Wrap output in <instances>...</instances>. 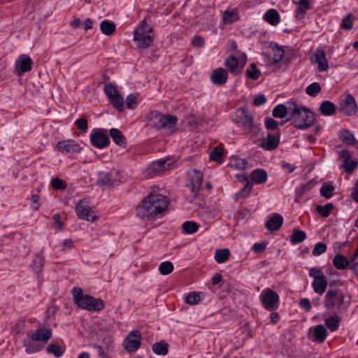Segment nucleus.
Segmentation results:
<instances>
[{
	"label": "nucleus",
	"mask_w": 358,
	"mask_h": 358,
	"mask_svg": "<svg viewBox=\"0 0 358 358\" xmlns=\"http://www.w3.org/2000/svg\"><path fill=\"white\" fill-rule=\"evenodd\" d=\"M73 299L76 305L89 311H100L104 308V302L101 299H96L89 294H84L80 287H74L72 290Z\"/></svg>",
	"instance_id": "obj_3"
},
{
	"label": "nucleus",
	"mask_w": 358,
	"mask_h": 358,
	"mask_svg": "<svg viewBox=\"0 0 358 358\" xmlns=\"http://www.w3.org/2000/svg\"><path fill=\"white\" fill-rule=\"evenodd\" d=\"M46 350L48 353L53 354L57 357H61L64 353V350L57 344H50L48 345Z\"/></svg>",
	"instance_id": "obj_55"
},
{
	"label": "nucleus",
	"mask_w": 358,
	"mask_h": 358,
	"mask_svg": "<svg viewBox=\"0 0 358 358\" xmlns=\"http://www.w3.org/2000/svg\"><path fill=\"white\" fill-rule=\"evenodd\" d=\"M327 336V331L322 324L316 325L314 328L310 329L308 337L313 341L322 343L325 341Z\"/></svg>",
	"instance_id": "obj_17"
},
{
	"label": "nucleus",
	"mask_w": 358,
	"mask_h": 358,
	"mask_svg": "<svg viewBox=\"0 0 358 358\" xmlns=\"http://www.w3.org/2000/svg\"><path fill=\"white\" fill-rule=\"evenodd\" d=\"M250 180L255 184H264L268 178L267 172L262 169H257L252 171L250 176Z\"/></svg>",
	"instance_id": "obj_24"
},
{
	"label": "nucleus",
	"mask_w": 358,
	"mask_h": 358,
	"mask_svg": "<svg viewBox=\"0 0 358 358\" xmlns=\"http://www.w3.org/2000/svg\"><path fill=\"white\" fill-rule=\"evenodd\" d=\"M239 16L236 11L226 10L223 14V22L225 24H231L238 21Z\"/></svg>",
	"instance_id": "obj_46"
},
{
	"label": "nucleus",
	"mask_w": 358,
	"mask_h": 358,
	"mask_svg": "<svg viewBox=\"0 0 358 358\" xmlns=\"http://www.w3.org/2000/svg\"><path fill=\"white\" fill-rule=\"evenodd\" d=\"M309 275L310 276L313 277V278H321L325 276L324 273L320 268H311L309 270Z\"/></svg>",
	"instance_id": "obj_64"
},
{
	"label": "nucleus",
	"mask_w": 358,
	"mask_h": 358,
	"mask_svg": "<svg viewBox=\"0 0 358 358\" xmlns=\"http://www.w3.org/2000/svg\"><path fill=\"white\" fill-rule=\"evenodd\" d=\"M134 41L138 48L141 49H146L153 43V29L147 24V18L142 20L140 25L136 29L134 33Z\"/></svg>",
	"instance_id": "obj_5"
},
{
	"label": "nucleus",
	"mask_w": 358,
	"mask_h": 358,
	"mask_svg": "<svg viewBox=\"0 0 358 358\" xmlns=\"http://www.w3.org/2000/svg\"><path fill=\"white\" fill-rule=\"evenodd\" d=\"M311 61L318 64V70L321 72L325 71L329 68L325 52L320 48L315 50L311 56Z\"/></svg>",
	"instance_id": "obj_16"
},
{
	"label": "nucleus",
	"mask_w": 358,
	"mask_h": 358,
	"mask_svg": "<svg viewBox=\"0 0 358 358\" xmlns=\"http://www.w3.org/2000/svg\"><path fill=\"white\" fill-rule=\"evenodd\" d=\"M36 341L33 339L24 340L23 343L25 347V352L28 354H33L42 350L44 348L43 344L37 343Z\"/></svg>",
	"instance_id": "obj_29"
},
{
	"label": "nucleus",
	"mask_w": 358,
	"mask_h": 358,
	"mask_svg": "<svg viewBox=\"0 0 358 358\" xmlns=\"http://www.w3.org/2000/svg\"><path fill=\"white\" fill-rule=\"evenodd\" d=\"M306 238V234L305 231L295 228L292 231V234L290 238V241L292 244H299L303 242Z\"/></svg>",
	"instance_id": "obj_36"
},
{
	"label": "nucleus",
	"mask_w": 358,
	"mask_h": 358,
	"mask_svg": "<svg viewBox=\"0 0 358 358\" xmlns=\"http://www.w3.org/2000/svg\"><path fill=\"white\" fill-rule=\"evenodd\" d=\"M340 138L343 143L348 145H352L356 143L358 148V142H356L354 135L349 130H343L340 134Z\"/></svg>",
	"instance_id": "obj_41"
},
{
	"label": "nucleus",
	"mask_w": 358,
	"mask_h": 358,
	"mask_svg": "<svg viewBox=\"0 0 358 358\" xmlns=\"http://www.w3.org/2000/svg\"><path fill=\"white\" fill-rule=\"evenodd\" d=\"M57 148L59 152L71 155L79 153L82 150L80 145L71 139L59 141Z\"/></svg>",
	"instance_id": "obj_11"
},
{
	"label": "nucleus",
	"mask_w": 358,
	"mask_h": 358,
	"mask_svg": "<svg viewBox=\"0 0 358 358\" xmlns=\"http://www.w3.org/2000/svg\"><path fill=\"white\" fill-rule=\"evenodd\" d=\"M316 184L313 180H310L308 182L303 184H300L295 189L296 201H298L299 198H301L305 192L310 191Z\"/></svg>",
	"instance_id": "obj_32"
},
{
	"label": "nucleus",
	"mask_w": 358,
	"mask_h": 358,
	"mask_svg": "<svg viewBox=\"0 0 358 358\" xmlns=\"http://www.w3.org/2000/svg\"><path fill=\"white\" fill-rule=\"evenodd\" d=\"M188 178V182L186 184V187L190 189L192 193V199H195L201 189V185L203 183V175L202 172L197 169L189 170L187 173Z\"/></svg>",
	"instance_id": "obj_8"
},
{
	"label": "nucleus",
	"mask_w": 358,
	"mask_h": 358,
	"mask_svg": "<svg viewBox=\"0 0 358 358\" xmlns=\"http://www.w3.org/2000/svg\"><path fill=\"white\" fill-rule=\"evenodd\" d=\"M250 68L245 71L246 76L253 80L259 79L261 76V71L257 68L256 64L254 63L251 64Z\"/></svg>",
	"instance_id": "obj_44"
},
{
	"label": "nucleus",
	"mask_w": 358,
	"mask_h": 358,
	"mask_svg": "<svg viewBox=\"0 0 358 358\" xmlns=\"http://www.w3.org/2000/svg\"><path fill=\"white\" fill-rule=\"evenodd\" d=\"M230 255L229 250L227 248L217 249L215 252V259L219 264L226 262Z\"/></svg>",
	"instance_id": "obj_39"
},
{
	"label": "nucleus",
	"mask_w": 358,
	"mask_h": 358,
	"mask_svg": "<svg viewBox=\"0 0 358 358\" xmlns=\"http://www.w3.org/2000/svg\"><path fill=\"white\" fill-rule=\"evenodd\" d=\"M328 285V282L326 276L313 278L312 287L314 292L320 295L323 294Z\"/></svg>",
	"instance_id": "obj_23"
},
{
	"label": "nucleus",
	"mask_w": 358,
	"mask_h": 358,
	"mask_svg": "<svg viewBox=\"0 0 358 358\" xmlns=\"http://www.w3.org/2000/svg\"><path fill=\"white\" fill-rule=\"evenodd\" d=\"M51 185L55 189H63L66 186L65 181L58 178L52 180Z\"/></svg>",
	"instance_id": "obj_61"
},
{
	"label": "nucleus",
	"mask_w": 358,
	"mask_h": 358,
	"mask_svg": "<svg viewBox=\"0 0 358 358\" xmlns=\"http://www.w3.org/2000/svg\"><path fill=\"white\" fill-rule=\"evenodd\" d=\"M287 104H292L293 108L290 110V117L287 121L292 120V124L294 127L306 129L314 123L315 115L310 109L296 105L294 101H289Z\"/></svg>",
	"instance_id": "obj_2"
},
{
	"label": "nucleus",
	"mask_w": 358,
	"mask_h": 358,
	"mask_svg": "<svg viewBox=\"0 0 358 358\" xmlns=\"http://www.w3.org/2000/svg\"><path fill=\"white\" fill-rule=\"evenodd\" d=\"M283 224V217L280 215L275 214L266 223L265 227L270 231L278 230Z\"/></svg>",
	"instance_id": "obj_26"
},
{
	"label": "nucleus",
	"mask_w": 358,
	"mask_h": 358,
	"mask_svg": "<svg viewBox=\"0 0 358 358\" xmlns=\"http://www.w3.org/2000/svg\"><path fill=\"white\" fill-rule=\"evenodd\" d=\"M280 143V134H268L265 139L262 143V148L265 150H273L279 145Z\"/></svg>",
	"instance_id": "obj_19"
},
{
	"label": "nucleus",
	"mask_w": 358,
	"mask_h": 358,
	"mask_svg": "<svg viewBox=\"0 0 358 358\" xmlns=\"http://www.w3.org/2000/svg\"><path fill=\"white\" fill-rule=\"evenodd\" d=\"M320 112L325 116H330L336 111V106L330 101H323L320 106Z\"/></svg>",
	"instance_id": "obj_35"
},
{
	"label": "nucleus",
	"mask_w": 358,
	"mask_h": 358,
	"mask_svg": "<svg viewBox=\"0 0 358 358\" xmlns=\"http://www.w3.org/2000/svg\"><path fill=\"white\" fill-rule=\"evenodd\" d=\"M141 335L139 331H131L124 341V346L129 352H136L141 346Z\"/></svg>",
	"instance_id": "obj_10"
},
{
	"label": "nucleus",
	"mask_w": 358,
	"mask_h": 358,
	"mask_svg": "<svg viewBox=\"0 0 358 358\" xmlns=\"http://www.w3.org/2000/svg\"><path fill=\"white\" fill-rule=\"evenodd\" d=\"M109 134L113 141L117 145L125 148L127 145V138L124 136L122 132L116 128H112L109 131Z\"/></svg>",
	"instance_id": "obj_28"
},
{
	"label": "nucleus",
	"mask_w": 358,
	"mask_h": 358,
	"mask_svg": "<svg viewBox=\"0 0 358 358\" xmlns=\"http://www.w3.org/2000/svg\"><path fill=\"white\" fill-rule=\"evenodd\" d=\"M334 206L331 203H327L325 205H317L315 207V210L317 213L321 215L322 217L326 218L328 217L331 210L334 209Z\"/></svg>",
	"instance_id": "obj_38"
},
{
	"label": "nucleus",
	"mask_w": 358,
	"mask_h": 358,
	"mask_svg": "<svg viewBox=\"0 0 358 358\" xmlns=\"http://www.w3.org/2000/svg\"><path fill=\"white\" fill-rule=\"evenodd\" d=\"M117 173L113 171H100L98 175V184L101 185L115 186L120 184Z\"/></svg>",
	"instance_id": "obj_15"
},
{
	"label": "nucleus",
	"mask_w": 358,
	"mask_h": 358,
	"mask_svg": "<svg viewBox=\"0 0 358 358\" xmlns=\"http://www.w3.org/2000/svg\"><path fill=\"white\" fill-rule=\"evenodd\" d=\"M327 248V247L326 244L323 243H317L313 250V255L314 256L320 255L326 252Z\"/></svg>",
	"instance_id": "obj_59"
},
{
	"label": "nucleus",
	"mask_w": 358,
	"mask_h": 358,
	"mask_svg": "<svg viewBox=\"0 0 358 358\" xmlns=\"http://www.w3.org/2000/svg\"><path fill=\"white\" fill-rule=\"evenodd\" d=\"M109 100L114 108L118 111L122 112L124 110V99L120 94Z\"/></svg>",
	"instance_id": "obj_48"
},
{
	"label": "nucleus",
	"mask_w": 358,
	"mask_h": 358,
	"mask_svg": "<svg viewBox=\"0 0 358 358\" xmlns=\"http://www.w3.org/2000/svg\"><path fill=\"white\" fill-rule=\"evenodd\" d=\"M224 65L228 69L229 71L234 75L240 73L243 69V67H239V61L238 58L234 55H231L226 59Z\"/></svg>",
	"instance_id": "obj_22"
},
{
	"label": "nucleus",
	"mask_w": 358,
	"mask_h": 358,
	"mask_svg": "<svg viewBox=\"0 0 358 358\" xmlns=\"http://www.w3.org/2000/svg\"><path fill=\"white\" fill-rule=\"evenodd\" d=\"M103 88L104 92L109 99L120 94L117 88L112 83L106 84Z\"/></svg>",
	"instance_id": "obj_54"
},
{
	"label": "nucleus",
	"mask_w": 358,
	"mask_h": 358,
	"mask_svg": "<svg viewBox=\"0 0 358 358\" xmlns=\"http://www.w3.org/2000/svg\"><path fill=\"white\" fill-rule=\"evenodd\" d=\"M333 264L337 269L344 270L349 266L350 261L345 255L337 254L333 259Z\"/></svg>",
	"instance_id": "obj_31"
},
{
	"label": "nucleus",
	"mask_w": 358,
	"mask_h": 358,
	"mask_svg": "<svg viewBox=\"0 0 358 358\" xmlns=\"http://www.w3.org/2000/svg\"><path fill=\"white\" fill-rule=\"evenodd\" d=\"M266 248V243L265 242L256 243L252 245V250L255 253L263 252Z\"/></svg>",
	"instance_id": "obj_63"
},
{
	"label": "nucleus",
	"mask_w": 358,
	"mask_h": 358,
	"mask_svg": "<svg viewBox=\"0 0 358 358\" xmlns=\"http://www.w3.org/2000/svg\"><path fill=\"white\" fill-rule=\"evenodd\" d=\"M152 348V351L158 355H166L169 352V345L164 341L154 343Z\"/></svg>",
	"instance_id": "obj_37"
},
{
	"label": "nucleus",
	"mask_w": 358,
	"mask_h": 358,
	"mask_svg": "<svg viewBox=\"0 0 358 358\" xmlns=\"http://www.w3.org/2000/svg\"><path fill=\"white\" fill-rule=\"evenodd\" d=\"M223 150L222 148H215L210 154V159L215 162H219L223 155Z\"/></svg>",
	"instance_id": "obj_57"
},
{
	"label": "nucleus",
	"mask_w": 358,
	"mask_h": 358,
	"mask_svg": "<svg viewBox=\"0 0 358 358\" xmlns=\"http://www.w3.org/2000/svg\"><path fill=\"white\" fill-rule=\"evenodd\" d=\"M358 166V161L354 159H345L343 161L342 167L346 173H352Z\"/></svg>",
	"instance_id": "obj_47"
},
{
	"label": "nucleus",
	"mask_w": 358,
	"mask_h": 358,
	"mask_svg": "<svg viewBox=\"0 0 358 358\" xmlns=\"http://www.w3.org/2000/svg\"><path fill=\"white\" fill-rule=\"evenodd\" d=\"M352 17V14L351 13L344 16L341 21V27L345 30H351L353 28Z\"/></svg>",
	"instance_id": "obj_51"
},
{
	"label": "nucleus",
	"mask_w": 358,
	"mask_h": 358,
	"mask_svg": "<svg viewBox=\"0 0 358 358\" xmlns=\"http://www.w3.org/2000/svg\"><path fill=\"white\" fill-rule=\"evenodd\" d=\"M100 29L103 34L110 36L115 31L116 25L113 22L104 20L100 24Z\"/></svg>",
	"instance_id": "obj_34"
},
{
	"label": "nucleus",
	"mask_w": 358,
	"mask_h": 358,
	"mask_svg": "<svg viewBox=\"0 0 358 358\" xmlns=\"http://www.w3.org/2000/svg\"><path fill=\"white\" fill-rule=\"evenodd\" d=\"M265 127L267 130L276 131V134H280L277 121L271 117L266 118Z\"/></svg>",
	"instance_id": "obj_56"
},
{
	"label": "nucleus",
	"mask_w": 358,
	"mask_h": 358,
	"mask_svg": "<svg viewBox=\"0 0 358 358\" xmlns=\"http://www.w3.org/2000/svg\"><path fill=\"white\" fill-rule=\"evenodd\" d=\"M295 18L301 20L304 18L306 12L310 10V2L308 0H299L297 3Z\"/></svg>",
	"instance_id": "obj_27"
},
{
	"label": "nucleus",
	"mask_w": 358,
	"mask_h": 358,
	"mask_svg": "<svg viewBox=\"0 0 358 358\" xmlns=\"http://www.w3.org/2000/svg\"><path fill=\"white\" fill-rule=\"evenodd\" d=\"M279 296L278 293L269 288L266 289L260 295V301L267 310H274L278 307Z\"/></svg>",
	"instance_id": "obj_9"
},
{
	"label": "nucleus",
	"mask_w": 358,
	"mask_h": 358,
	"mask_svg": "<svg viewBox=\"0 0 358 358\" xmlns=\"http://www.w3.org/2000/svg\"><path fill=\"white\" fill-rule=\"evenodd\" d=\"M273 56L269 59V64L271 65L279 63L283 58L284 50L281 46L275 44L272 48Z\"/></svg>",
	"instance_id": "obj_30"
},
{
	"label": "nucleus",
	"mask_w": 358,
	"mask_h": 358,
	"mask_svg": "<svg viewBox=\"0 0 358 358\" xmlns=\"http://www.w3.org/2000/svg\"><path fill=\"white\" fill-rule=\"evenodd\" d=\"M76 211L78 217L82 220L94 221L96 219L93 215L90 206L84 200H81L77 203Z\"/></svg>",
	"instance_id": "obj_13"
},
{
	"label": "nucleus",
	"mask_w": 358,
	"mask_h": 358,
	"mask_svg": "<svg viewBox=\"0 0 358 358\" xmlns=\"http://www.w3.org/2000/svg\"><path fill=\"white\" fill-rule=\"evenodd\" d=\"M31 337V339L36 341L46 342L52 337V331L46 328H40L35 330Z\"/></svg>",
	"instance_id": "obj_21"
},
{
	"label": "nucleus",
	"mask_w": 358,
	"mask_h": 358,
	"mask_svg": "<svg viewBox=\"0 0 358 358\" xmlns=\"http://www.w3.org/2000/svg\"><path fill=\"white\" fill-rule=\"evenodd\" d=\"M33 61L31 58L25 55H21L15 62V69L17 76H22L24 73L31 70Z\"/></svg>",
	"instance_id": "obj_12"
},
{
	"label": "nucleus",
	"mask_w": 358,
	"mask_h": 358,
	"mask_svg": "<svg viewBox=\"0 0 358 358\" xmlns=\"http://www.w3.org/2000/svg\"><path fill=\"white\" fill-rule=\"evenodd\" d=\"M159 270L162 275H169L173 271V265L171 262H164L160 264Z\"/></svg>",
	"instance_id": "obj_53"
},
{
	"label": "nucleus",
	"mask_w": 358,
	"mask_h": 358,
	"mask_svg": "<svg viewBox=\"0 0 358 358\" xmlns=\"http://www.w3.org/2000/svg\"><path fill=\"white\" fill-rule=\"evenodd\" d=\"M289 106L287 107L285 104H278L274 107L272 111V115L276 118H283L286 115H289L290 117V110L293 108L292 104H288Z\"/></svg>",
	"instance_id": "obj_25"
},
{
	"label": "nucleus",
	"mask_w": 358,
	"mask_h": 358,
	"mask_svg": "<svg viewBox=\"0 0 358 358\" xmlns=\"http://www.w3.org/2000/svg\"><path fill=\"white\" fill-rule=\"evenodd\" d=\"M344 293L339 289H329L324 299V306L329 310H340L344 304Z\"/></svg>",
	"instance_id": "obj_6"
},
{
	"label": "nucleus",
	"mask_w": 358,
	"mask_h": 358,
	"mask_svg": "<svg viewBox=\"0 0 358 358\" xmlns=\"http://www.w3.org/2000/svg\"><path fill=\"white\" fill-rule=\"evenodd\" d=\"M325 325L331 331H335L339 327L340 319L338 315H335L328 317L324 321Z\"/></svg>",
	"instance_id": "obj_43"
},
{
	"label": "nucleus",
	"mask_w": 358,
	"mask_h": 358,
	"mask_svg": "<svg viewBox=\"0 0 358 358\" xmlns=\"http://www.w3.org/2000/svg\"><path fill=\"white\" fill-rule=\"evenodd\" d=\"M75 124L83 132L85 133L88 129V122L86 119L80 117L76 120Z\"/></svg>",
	"instance_id": "obj_60"
},
{
	"label": "nucleus",
	"mask_w": 358,
	"mask_h": 358,
	"mask_svg": "<svg viewBox=\"0 0 358 358\" xmlns=\"http://www.w3.org/2000/svg\"><path fill=\"white\" fill-rule=\"evenodd\" d=\"M169 201L160 194H150L136 207V215L143 220H153L167 209Z\"/></svg>",
	"instance_id": "obj_1"
},
{
	"label": "nucleus",
	"mask_w": 358,
	"mask_h": 358,
	"mask_svg": "<svg viewBox=\"0 0 358 358\" xmlns=\"http://www.w3.org/2000/svg\"><path fill=\"white\" fill-rule=\"evenodd\" d=\"M183 233L186 234H192L196 233L199 229V224L193 221H186L182 225Z\"/></svg>",
	"instance_id": "obj_42"
},
{
	"label": "nucleus",
	"mask_w": 358,
	"mask_h": 358,
	"mask_svg": "<svg viewBox=\"0 0 358 358\" xmlns=\"http://www.w3.org/2000/svg\"><path fill=\"white\" fill-rule=\"evenodd\" d=\"M244 187L242 190L236 194L237 199L239 197L245 198L247 197L252 189V183H251L247 178H244L243 180Z\"/></svg>",
	"instance_id": "obj_45"
},
{
	"label": "nucleus",
	"mask_w": 358,
	"mask_h": 358,
	"mask_svg": "<svg viewBox=\"0 0 358 358\" xmlns=\"http://www.w3.org/2000/svg\"><path fill=\"white\" fill-rule=\"evenodd\" d=\"M264 20L271 25H276L280 22V15L277 10L271 8L267 10L264 17Z\"/></svg>",
	"instance_id": "obj_33"
},
{
	"label": "nucleus",
	"mask_w": 358,
	"mask_h": 358,
	"mask_svg": "<svg viewBox=\"0 0 358 358\" xmlns=\"http://www.w3.org/2000/svg\"><path fill=\"white\" fill-rule=\"evenodd\" d=\"M334 191V187L332 185L324 184L321 187L320 192L322 196L329 199L333 196Z\"/></svg>",
	"instance_id": "obj_50"
},
{
	"label": "nucleus",
	"mask_w": 358,
	"mask_h": 358,
	"mask_svg": "<svg viewBox=\"0 0 358 358\" xmlns=\"http://www.w3.org/2000/svg\"><path fill=\"white\" fill-rule=\"evenodd\" d=\"M240 123L245 130H250L254 127V121L252 114L246 109L241 108Z\"/></svg>",
	"instance_id": "obj_20"
},
{
	"label": "nucleus",
	"mask_w": 358,
	"mask_h": 358,
	"mask_svg": "<svg viewBox=\"0 0 358 358\" xmlns=\"http://www.w3.org/2000/svg\"><path fill=\"white\" fill-rule=\"evenodd\" d=\"M338 109L340 113L348 116L356 115L358 110L356 101L350 93H345L340 96Z\"/></svg>",
	"instance_id": "obj_7"
},
{
	"label": "nucleus",
	"mask_w": 358,
	"mask_h": 358,
	"mask_svg": "<svg viewBox=\"0 0 358 358\" xmlns=\"http://www.w3.org/2000/svg\"><path fill=\"white\" fill-rule=\"evenodd\" d=\"M201 293L196 292H191L186 296V303L189 305H196L201 301Z\"/></svg>",
	"instance_id": "obj_52"
},
{
	"label": "nucleus",
	"mask_w": 358,
	"mask_h": 358,
	"mask_svg": "<svg viewBox=\"0 0 358 358\" xmlns=\"http://www.w3.org/2000/svg\"><path fill=\"white\" fill-rule=\"evenodd\" d=\"M90 141L93 146L97 148H104L109 145L108 136L99 129H94L90 135Z\"/></svg>",
	"instance_id": "obj_14"
},
{
	"label": "nucleus",
	"mask_w": 358,
	"mask_h": 358,
	"mask_svg": "<svg viewBox=\"0 0 358 358\" xmlns=\"http://www.w3.org/2000/svg\"><path fill=\"white\" fill-rule=\"evenodd\" d=\"M153 166H154V169H155L158 171H161L167 169L168 167L169 166V164H167V163L165 160L161 159V160H159V161L155 162Z\"/></svg>",
	"instance_id": "obj_62"
},
{
	"label": "nucleus",
	"mask_w": 358,
	"mask_h": 358,
	"mask_svg": "<svg viewBox=\"0 0 358 358\" xmlns=\"http://www.w3.org/2000/svg\"><path fill=\"white\" fill-rule=\"evenodd\" d=\"M227 71L223 68L213 70L210 76L211 82L216 85H223L227 81Z\"/></svg>",
	"instance_id": "obj_18"
},
{
	"label": "nucleus",
	"mask_w": 358,
	"mask_h": 358,
	"mask_svg": "<svg viewBox=\"0 0 358 358\" xmlns=\"http://www.w3.org/2000/svg\"><path fill=\"white\" fill-rule=\"evenodd\" d=\"M320 91V85L316 82L311 83L306 89V94L310 96H315Z\"/></svg>",
	"instance_id": "obj_49"
},
{
	"label": "nucleus",
	"mask_w": 358,
	"mask_h": 358,
	"mask_svg": "<svg viewBox=\"0 0 358 358\" xmlns=\"http://www.w3.org/2000/svg\"><path fill=\"white\" fill-rule=\"evenodd\" d=\"M149 122L152 127L156 129H165L169 134L174 131L178 118L173 115H165L157 111H151L149 114Z\"/></svg>",
	"instance_id": "obj_4"
},
{
	"label": "nucleus",
	"mask_w": 358,
	"mask_h": 358,
	"mask_svg": "<svg viewBox=\"0 0 358 358\" xmlns=\"http://www.w3.org/2000/svg\"><path fill=\"white\" fill-rule=\"evenodd\" d=\"M44 264V258L42 256V255L37 254L34 256V259L32 261V263L31 264V267L32 270L36 273H38L41 271L42 268Z\"/></svg>",
	"instance_id": "obj_40"
},
{
	"label": "nucleus",
	"mask_w": 358,
	"mask_h": 358,
	"mask_svg": "<svg viewBox=\"0 0 358 358\" xmlns=\"http://www.w3.org/2000/svg\"><path fill=\"white\" fill-rule=\"evenodd\" d=\"M137 96L134 94H129L126 98V106L129 109H134L137 106Z\"/></svg>",
	"instance_id": "obj_58"
}]
</instances>
